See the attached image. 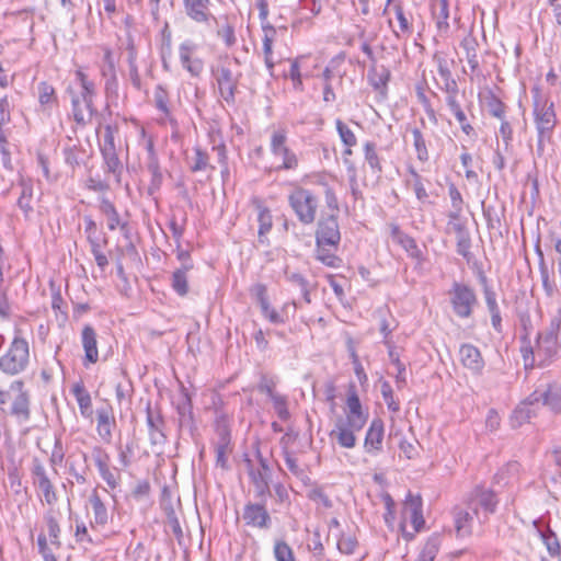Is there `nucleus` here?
Masks as SVG:
<instances>
[{"label": "nucleus", "mask_w": 561, "mask_h": 561, "mask_svg": "<svg viewBox=\"0 0 561 561\" xmlns=\"http://www.w3.org/2000/svg\"><path fill=\"white\" fill-rule=\"evenodd\" d=\"M368 415L364 413L362 403L356 391L348 392L346 400L345 417H340L331 431V438L335 439L342 448H354L356 445L355 433L359 432L366 424Z\"/></svg>", "instance_id": "obj_1"}, {"label": "nucleus", "mask_w": 561, "mask_h": 561, "mask_svg": "<svg viewBox=\"0 0 561 561\" xmlns=\"http://www.w3.org/2000/svg\"><path fill=\"white\" fill-rule=\"evenodd\" d=\"M76 79L80 84V91H75L71 87H68L66 91L71 99L73 121L78 126L84 127L92 121L96 112L93 104L95 85L81 70L76 72Z\"/></svg>", "instance_id": "obj_2"}, {"label": "nucleus", "mask_w": 561, "mask_h": 561, "mask_svg": "<svg viewBox=\"0 0 561 561\" xmlns=\"http://www.w3.org/2000/svg\"><path fill=\"white\" fill-rule=\"evenodd\" d=\"M533 93V114L537 130V150L542 152L545 142L550 141L557 126V115L552 101L545 99L538 89H535Z\"/></svg>", "instance_id": "obj_3"}, {"label": "nucleus", "mask_w": 561, "mask_h": 561, "mask_svg": "<svg viewBox=\"0 0 561 561\" xmlns=\"http://www.w3.org/2000/svg\"><path fill=\"white\" fill-rule=\"evenodd\" d=\"M287 199L289 207L302 225L309 226L314 222L317 218L319 201L310 190L296 186L288 194Z\"/></svg>", "instance_id": "obj_4"}, {"label": "nucleus", "mask_w": 561, "mask_h": 561, "mask_svg": "<svg viewBox=\"0 0 561 561\" xmlns=\"http://www.w3.org/2000/svg\"><path fill=\"white\" fill-rule=\"evenodd\" d=\"M463 503L476 514L477 520L480 524H484L488 522L489 516L495 513L499 501L492 490L476 486L468 493Z\"/></svg>", "instance_id": "obj_5"}, {"label": "nucleus", "mask_w": 561, "mask_h": 561, "mask_svg": "<svg viewBox=\"0 0 561 561\" xmlns=\"http://www.w3.org/2000/svg\"><path fill=\"white\" fill-rule=\"evenodd\" d=\"M28 356V343L16 335L8 353L0 357V369L9 375H16L25 369Z\"/></svg>", "instance_id": "obj_6"}, {"label": "nucleus", "mask_w": 561, "mask_h": 561, "mask_svg": "<svg viewBox=\"0 0 561 561\" xmlns=\"http://www.w3.org/2000/svg\"><path fill=\"white\" fill-rule=\"evenodd\" d=\"M271 152L282 163L277 170L294 171L299 165L297 154L287 146V131L284 128L275 129L271 135Z\"/></svg>", "instance_id": "obj_7"}, {"label": "nucleus", "mask_w": 561, "mask_h": 561, "mask_svg": "<svg viewBox=\"0 0 561 561\" xmlns=\"http://www.w3.org/2000/svg\"><path fill=\"white\" fill-rule=\"evenodd\" d=\"M454 313L462 319L471 317L478 299L474 290L466 284L455 282L449 290Z\"/></svg>", "instance_id": "obj_8"}, {"label": "nucleus", "mask_w": 561, "mask_h": 561, "mask_svg": "<svg viewBox=\"0 0 561 561\" xmlns=\"http://www.w3.org/2000/svg\"><path fill=\"white\" fill-rule=\"evenodd\" d=\"M213 76L216 80L220 98L228 104H233L241 72H233L228 64H221L213 69Z\"/></svg>", "instance_id": "obj_9"}, {"label": "nucleus", "mask_w": 561, "mask_h": 561, "mask_svg": "<svg viewBox=\"0 0 561 561\" xmlns=\"http://www.w3.org/2000/svg\"><path fill=\"white\" fill-rule=\"evenodd\" d=\"M341 240L340 228L336 214L322 216L318 221L316 231L317 245L327 244L330 248H336Z\"/></svg>", "instance_id": "obj_10"}, {"label": "nucleus", "mask_w": 561, "mask_h": 561, "mask_svg": "<svg viewBox=\"0 0 561 561\" xmlns=\"http://www.w3.org/2000/svg\"><path fill=\"white\" fill-rule=\"evenodd\" d=\"M560 324L561 319L556 316L551 319L549 328L538 334L536 347L531 351L535 355L550 357L557 352Z\"/></svg>", "instance_id": "obj_11"}, {"label": "nucleus", "mask_w": 561, "mask_h": 561, "mask_svg": "<svg viewBox=\"0 0 561 561\" xmlns=\"http://www.w3.org/2000/svg\"><path fill=\"white\" fill-rule=\"evenodd\" d=\"M196 48L192 41H184L179 46L180 64L193 78L201 77L205 68L204 61L195 56Z\"/></svg>", "instance_id": "obj_12"}, {"label": "nucleus", "mask_w": 561, "mask_h": 561, "mask_svg": "<svg viewBox=\"0 0 561 561\" xmlns=\"http://www.w3.org/2000/svg\"><path fill=\"white\" fill-rule=\"evenodd\" d=\"M92 457L101 478L105 481L108 488L115 489L121 480L119 469L110 467V456L101 447L93 448Z\"/></svg>", "instance_id": "obj_13"}, {"label": "nucleus", "mask_w": 561, "mask_h": 561, "mask_svg": "<svg viewBox=\"0 0 561 561\" xmlns=\"http://www.w3.org/2000/svg\"><path fill=\"white\" fill-rule=\"evenodd\" d=\"M250 295L259 304L261 312L271 323L280 324L285 322L284 317L270 304L267 288L262 283L253 284L250 287Z\"/></svg>", "instance_id": "obj_14"}, {"label": "nucleus", "mask_w": 561, "mask_h": 561, "mask_svg": "<svg viewBox=\"0 0 561 561\" xmlns=\"http://www.w3.org/2000/svg\"><path fill=\"white\" fill-rule=\"evenodd\" d=\"M454 526L458 538H466L472 535L476 514L466 503L456 505L453 510Z\"/></svg>", "instance_id": "obj_15"}, {"label": "nucleus", "mask_w": 561, "mask_h": 561, "mask_svg": "<svg viewBox=\"0 0 561 561\" xmlns=\"http://www.w3.org/2000/svg\"><path fill=\"white\" fill-rule=\"evenodd\" d=\"M530 400L536 401L538 405L541 402L542 405L559 412L561 411V387L557 383L540 386L530 394Z\"/></svg>", "instance_id": "obj_16"}, {"label": "nucleus", "mask_w": 561, "mask_h": 561, "mask_svg": "<svg viewBox=\"0 0 561 561\" xmlns=\"http://www.w3.org/2000/svg\"><path fill=\"white\" fill-rule=\"evenodd\" d=\"M242 517L248 526L266 529L271 525V517L265 507V502L248 503L244 506Z\"/></svg>", "instance_id": "obj_17"}, {"label": "nucleus", "mask_w": 561, "mask_h": 561, "mask_svg": "<svg viewBox=\"0 0 561 561\" xmlns=\"http://www.w3.org/2000/svg\"><path fill=\"white\" fill-rule=\"evenodd\" d=\"M385 427L380 419L371 421L364 440V449L370 456H377L382 450Z\"/></svg>", "instance_id": "obj_18"}, {"label": "nucleus", "mask_w": 561, "mask_h": 561, "mask_svg": "<svg viewBox=\"0 0 561 561\" xmlns=\"http://www.w3.org/2000/svg\"><path fill=\"white\" fill-rule=\"evenodd\" d=\"M184 11L186 15L196 23L208 24L210 20H215L209 10L210 0H183Z\"/></svg>", "instance_id": "obj_19"}, {"label": "nucleus", "mask_w": 561, "mask_h": 561, "mask_svg": "<svg viewBox=\"0 0 561 561\" xmlns=\"http://www.w3.org/2000/svg\"><path fill=\"white\" fill-rule=\"evenodd\" d=\"M391 238L392 241L397 244L401 245L408 255L419 263L424 261L423 252L416 244L415 240L409 234L404 233L400 230L398 226H392L391 228Z\"/></svg>", "instance_id": "obj_20"}, {"label": "nucleus", "mask_w": 561, "mask_h": 561, "mask_svg": "<svg viewBox=\"0 0 561 561\" xmlns=\"http://www.w3.org/2000/svg\"><path fill=\"white\" fill-rule=\"evenodd\" d=\"M462 365L473 374H480L484 367V362L478 347L472 344H462L459 350Z\"/></svg>", "instance_id": "obj_21"}, {"label": "nucleus", "mask_w": 561, "mask_h": 561, "mask_svg": "<svg viewBox=\"0 0 561 561\" xmlns=\"http://www.w3.org/2000/svg\"><path fill=\"white\" fill-rule=\"evenodd\" d=\"M403 515L407 519H410L415 531H419L424 525V518L422 514V500L420 496H414L411 493L408 495L404 506Z\"/></svg>", "instance_id": "obj_22"}, {"label": "nucleus", "mask_w": 561, "mask_h": 561, "mask_svg": "<svg viewBox=\"0 0 561 561\" xmlns=\"http://www.w3.org/2000/svg\"><path fill=\"white\" fill-rule=\"evenodd\" d=\"M539 405L536 401L530 400V396L525 399L512 413L511 423L513 427H519L524 423L529 422L537 415Z\"/></svg>", "instance_id": "obj_23"}, {"label": "nucleus", "mask_w": 561, "mask_h": 561, "mask_svg": "<svg viewBox=\"0 0 561 561\" xmlns=\"http://www.w3.org/2000/svg\"><path fill=\"white\" fill-rule=\"evenodd\" d=\"M432 12L436 22V27L440 35H446L449 31V3L448 0H433Z\"/></svg>", "instance_id": "obj_24"}, {"label": "nucleus", "mask_w": 561, "mask_h": 561, "mask_svg": "<svg viewBox=\"0 0 561 561\" xmlns=\"http://www.w3.org/2000/svg\"><path fill=\"white\" fill-rule=\"evenodd\" d=\"M99 208L100 211L106 217L108 230L113 231L119 228L122 231H125L127 229V222L122 221L116 207L110 199L103 197L100 202Z\"/></svg>", "instance_id": "obj_25"}, {"label": "nucleus", "mask_w": 561, "mask_h": 561, "mask_svg": "<svg viewBox=\"0 0 561 561\" xmlns=\"http://www.w3.org/2000/svg\"><path fill=\"white\" fill-rule=\"evenodd\" d=\"M163 419L160 413H154L150 405L147 408V425L149 428L150 440L153 445L163 444L165 435L162 432Z\"/></svg>", "instance_id": "obj_26"}, {"label": "nucleus", "mask_w": 561, "mask_h": 561, "mask_svg": "<svg viewBox=\"0 0 561 561\" xmlns=\"http://www.w3.org/2000/svg\"><path fill=\"white\" fill-rule=\"evenodd\" d=\"M82 346L85 353V360L94 364L99 359L98 341L95 330L85 325L81 333Z\"/></svg>", "instance_id": "obj_27"}, {"label": "nucleus", "mask_w": 561, "mask_h": 561, "mask_svg": "<svg viewBox=\"0 0 561 561\" xmlns=\"http://www.w3.org/2000/svg\"><path fill=\"white\" fill-rule=\"evenodd\" d=\"M71 392L78 402L80 414L84 419H91L93 415L92 399L84 385L82 382L73 383Z\"/></svg>", "instance_id": "obj_28"}, {"label": "nucleus", "mask_w": 561, "mask_h": 561, "mask_svg": "<svg viewBox=\"0 0 561 561\" xmlns=\"http://www.w3.org/2000/svg\"><path fill=\"white\" fill-rule=\"evenodd\" d=\"M219 440L216 444V466L222 469L228 468V456L231 453L230 448V435L226 428H221L219 432Z\"/></svg>", "instance_id": "obj_29"}, {"label": "nucleus", "mask_w": 561, "mask_h": 561, "mask_svg": "<svg viewBox=\"0 0 561 561\" xmlns=\"http://www.w3.org/2000/svg\"><path fill=\"white\" fill-rule=\"evenodd\" d=\"M250 478L254 485L255 497L261 502H265L266 496L271 493L268 474L266 472L251 470Z\"/></svg>", "instance_id": "obj_30"}, {"label": "nucleus", "mask_w": 561, "mask_h": 561, "mask_svg": "<svg viewBox=\"0 0 561 561\" xmlns=\"http://www.w3.org/2000/svg\"><path fill=\"white\" fill-rule=\"evenodd\" d=\"M98 415V426L96 431L100 437L110 443L112 439V425L114 423V419L111 415V411L108 409H99L96 411Z\"/></svg>", "instance_id": "obj_31"}, {"label": "nucleus", "mask_w": 561, "mask_h": 561, "mask_svg": "<svg viewBox=\"0 0 561 561\" xmlns=\"http://www.w3.org/2000/svg\"><path fill=\"white\" fill-rule=\"evenodd\" d=\"M101 153L105 165V172L113 174L116 181L119 182L123 172V164L116 153V149H102Z\"/></svg>", "instance_id": "obj_32"}, {"label": "nucleus", "mask_w": 561, "mask_h": 561, "mask_svg": "<svg viewBox=\"0 0 561 561\" xmlns=\"http://www.w3.org/2000/svg\"><path fill=\"white\" fill-rule=\"evenodd\" d=\"M390 79V71L385 66H373L368 71V81L379 92H383Z\"/></svg>", "instance_id": "obj_33"}, {"label": "nucleus", "mask_w": 561, "mask_h": 561, "mask_svg": "<svg viewBox=\"0 0 561 561\" xmlns=\"http://www.w3.org/2000/svg\"><path fill=\"white\" fill-rule=\"evenodd\" d=\"M11 414L21 422L30 420V400L26 392L21 391L19 396H16L11 407Z\"/></svg>", "instance_id": "obj_34"}, {"label": "nucleus", "mask_w": 561, "mask_h": 561, "mask_svg": "<svg viewBox=\"0 0 561 561\" xmlns=\"http://www.w3.org/2000/svg\"><path fill=\"white\" fill-rule=\"evenodd\" d=\"M89 502L93 511L94 524L105 526L108 520L107 508L102 502L96 490H93L92 494L90 495Z\"/></svg>", "instance_id": "obj_35"}, {"label": "nucleus", "mask_w": 561, "mask_h": 561, "mask_svg": "<svg viewBox=\"0 0 561 561\" xmlns=\"http://www.w3.org/2000/svg\"><path fill=\"white\" fill-rule=\"evenodd\" d=\"M147 170L151 174V180L147 188V193L150 196H153L161 187L163 175L160 170L159 160L147 161Z\"/></svg>", "instance_id": "obj_36"}, {"label": "nucleus", "mask_w": 561, "mask_h": 561, "mask_svg": "<svg viewBox=\"0 0 561 561\" xmlns=\"http://www.w3.org/2000/svg\"><path fill=\"white\" fill-rule=\"evenodd\" d=\"M534 526L536 527L537 533L539 534L542 542L547 547L549 554L551 557H556L557 553H560L561 545L558 540L557 535L550 529H547V530L541 529L538 525V522H535Z\"/></svg>", "instance_id": "obj_37"}, {"label": "nucleus", "mask_w": 561, "mask_h": 561, "mask_svg": "<svg viewBox=\"0 0 561 561\" xmlns=\"http://www.w3.org/2000/svg\"><path fill=\"white\" fill-rule=\"evenodd\" d=\"M21 194L18 199V206L25 215L33 211L32 197H33V185L31 181L21 180Z\"/></svg>", "instance_id": "obj_38"}, {"label": "nucleus", "mask_w": 561, "mask_h": 561, "mask_svg": "<svg viewBox=\"0 0 561 561\" xmlns=\"http://www.w3.org/2000/svg\"><path fill=\"white\" fill-rule=\"evenodd\" d=\"M38 101L45 108H50L53 105H57L58 99L53 85L47 82H39L37 85Z\"/></svg>", "instance_id": "obj_39"}, {"label": "nucleus", "mask_w": 561, "mask_h": 561, "mask_svg": "<svg viewBox=\"0 0 561 561\" xmlns=\"http://www.w3.org/2000/svg\"><path fill=\"white\" fill-rule=\"evenodd\" d=\"M478 43L474 37L468 36L461 42V47L466 51V59L472 71L479 68V60L477 55Z\"/></svg>", "instance_id": "obj_40"}, {"label": "nucleus", "mask_w": 561, "mask_h": 561, "mask_svg": "<svg viewBox=\"0 0 561 561\" xmlns=\"http://www.w3.org/2000/svg\"><path fill=\"white\" fill-rule=\"evenodd\" d=\"M448 194L451 202L453 209L449 211L448 217L453 220L459 219L461 211H462V204L463 199L459 192V190L456 187L454 183L449 184L448 186Z\"/></svg>", "instance_id": "obj_41"}, {"label": "nucleus", "mask_w": 561, "mask_h": 561, "mask_svg": "<svg viewBox=\"0 0 561 561\" xmlns=\"http://www.w3.org/2000/svg\"><path fill=\"white\" fill-rule=\"evenodd\" d=\"M332 248L327 244L317 245L316 256L317 260L330 267H337L341 260L332 252Z\"/></svg>", "instance_id": "obj_42"}, {"label": "nucleus", "mask_w": 561, "mask_h": 561, "mask_svg": "<svg viewBox=\"0 0 561 561\" xmlns=\"http://www.w3.org/2000/svg\"><path fill=\"white\" fill-rule=\"evenodd\" d=\"M364 154H365V160L369 164L370 169L375 173L380 174L382 172V168L380 164L379 156L376 151V145L374 142L367 141L364 145Z\"/></svg>", "instance_id": "obj_43"}, {"label": "nucleus", "mask_w": 561, "mask_h": 561, "mask_svg": "<svg viewBox=\"0 0 561 561\" xmlns=\"http://www.w3.org/2000/svg\"><path fill=\"white\" fill-rule=\"evenodd\" d=\"M412 136L417 159L422 162H426L430 156L422 131L417 128H414L412 129Z\"/></svg>", "instance_id": "obj_44"}, {"label": "nucleus", "mask_w": 561, "mask_h": 561, "mask_svg": "<svg viewBox=\"0 0 561 561\" xmlns=\"http://www.w3.org/2000/svg\"><path fill=\"white\" fill-rule=\"evenodd\" d=\"M259 240L263 242V237L272 229V215L266 207L259 206Z\"/></svg>", "instance_id": "obj_45"}, {"label": "nucleus", "mask_w": 561, "mask_h": 561, "mask_svg": "<svg viewBox=\"0 0 561 561\" xmlns=\"http://www.w3.org/2000/svg\"><path fill=\"white\" fill-rule=\"evenodd\" d=\"M409 173L411 175V180H409V183L412 184L416 198L421 203H425L428 198V194L423 185L421 175L413 168L409 169Z\"/></svg>", "instance_id": "obj_46"}, {"label": "nucleus", "mask_w": 561, "mask_h": 561, "mask_svg": "<svg viewBox=\"0 0 561 561\" xmlns=\"http://www.w3.org/2000/svg\"><path fill=\"white\" fill-rule=\"evenodd\" d=\"M217 36L224 41L228 48L232 47L237 42L234 26L227 20L218 25Z\"/></svg>", "instance_id": "obj_47"}, {"label": "nucleus", "mask_w": 561, "mask_h": 561, "mask_svg": "<svg viewBox=\"0 0 561 561\" xmlns=\"http://www.w3.org/2000/svg\"><path fill=\"white\" fill-rule=\"evenodd\" d=\"M188 271L180 270L173 272L172 275V288L180 295L185 296L188 291V284L186 273Z\"/></svg>", "instance_id": "obj_48"}, {"label": "nucleus", "mask_w": 561, "mask_h": 561, "mask_svg": "<svg viewBox=\"0 0 561 561\" xmlns=\"http://www.w3.org/2000/svg\"><path fill=\"white\" fill-rule=\"evenodd\" d=\"M153 100H154L156 107L160 112H162L167 116L170 115V108L168 105L169 94H168V91L162 85H158L154 89Z\"/></svg>", "instance_id": "obj_49"}, {"label": "nucleus", "mask_w": 561, "mask_h": 561, "mask_svg": "<svg viewBox=\"0 0 561 561\" xmlns=\"http://www.w3.org/2000/svg\"><path fill=\"white\" fill-rule=\"evenodd\" d=\"M439 550V540L437 537L430 538L420 554L419 561H434Z\"/></svg>", "instance_id": "obj_50"}, {"label": "nucleus", "mask_w": 561, "mask_h": 561, "mask_svg": "<svg viewBox=\"0 0 561 561\" xmlns=\"http://www.w3.org/2000/svg\"><path fill=\"white\" fill-rule=\"evenodd\" d=\"M457 229V253L463 256L465 259H469L471 248L470 237L460 226H458Z\"/></svg>", "instance_id": "obj_51"}, {"label": "nucleus", "mask_w": 561, "mask_h": 561, "mask_svg": "<svg viewBox=\"0 0 561 561\" xmlns=\"http://www.w3.org/2000/svg\"><path fill=\"white\" fill-rule=\"evenodd\" d=\"M335 125L342 142L347 147L355 146L357 139L354 133L351 130V128L347 125H345L341 119H336Z\"/></svg>", "instance_id": "obj_52"}, {"label": "nucleus", "mask_w": 561, "mask_h": 561, "mask_svg": "<svg viewBox=\"0 0 561 561\" xmlns=\"http://www.w3.org/2000/svg\"><path fill=\"white\" fill-rule=\"evenodd\" d=\"M274 556L277 561H295L291 548L282 540L275 542Z\"/></svg>", "instance_id": "obj_53"}, {"label": "nucleus", "mask_w": 561, "mask_h": 561, "mask_svg": "<svg viewBox=\"0 0 561 561\" xmlns=\"http://www.w3.org/2000/svg\"><path fill=\"white\" fill-rule=\"evenodd\" d=\"M381 394L390 411L398 412L400 410V404L394 400L392 388L388 381L382 382Z\"/></svg>", "instance_id": "obj_54"}, {"label": "nucleus", "mask_w": 561, "mask_h": 561, "mask_svg": "<svg viewBox=\"0 0 561 561\" xmlns=\"http://www.w3.org/2000/svg\"><path fill=\"white\" fill-rule=\"evenodd\" d=\"M499 133L504 142V151L505 152L511 151L512 150V140H513V128H512L511 124L505 119H501V126H500Z\"/></svg>", "instance_id": "obj_55"}, {"label": "nucleus", "mask_w": 561, "mask_h": 561, "mask_svg": "<svg viewBox=\"0 0 561 561\" xmlns=\"http://www.w3.org/2000/svg\"><path fill=\"white\" fill-rule=\"evenodd\" d=\"M32 474L34 479V484L36 486H39L50 481L46 473L45 467L37 459L33 461Z\"/></svg>", "instance_id": "obj_56"}, {"label": "nucleus", "mask_w": 561, "mask_h": 561, "mask_svg": "<svg viewBox=\"0 0 561 561\" xmlns=\"http://www.w3.org/2000/svg\"><path fill=\"white\" fill-rule=\"evenodd\" d=\"M46 524H47L48 536L50 538L51 545H54L56 547H60V541H59L60 527L58 525V522L56 520L55 517L49 515L46 517Z\"/></svg>", "instance_id": "obj_57"}, {"label": "nucleus", "mask_w": 561, "mask_h": 561, "mask_svg": "<svg viewBox=\"0 0 561 561\" xmlns=\"http://www.w3.org/2000/svg\"><path fill=\"white\" fill-rule=\"evenodd\" d=\"M286 280L293 286L299 288V290L309 287V282L298 272L286 270L285 271Z\"/></svg>", "instance_id": "obj_58"}, {"label": "nucleus", "mask_w": 561, "mask_h": 561, "mask_svg": "<svg viewBox=\"0 0 561 561\" xmlns=\"http://www.w3.org/2000/svg\"><path fill=\"white\" fill-rule=\"evenodd\" d=\"M488 111L490 115L499 119H504L505 105L497 98L492 96L488 101Z\"/></svg>", "instance_id": "obj_59"}, {"label": "nucleus", "mask_w": 561, "mask_h": 561, "mask_svg": "<svg viewBox=\"0 0 561 561\" xmlns=\"http://www.w3.org/2000/svg\"><path fill=\"white\" fill-rule=\"evenodd\" d=\"M117 130L116 127L112 125H106L104 127L103 142L100 145V149H116L114 133Z\"/></svg>", "instance_id": "obj_60"}, {"label": "nucleus", "mask_w": 561, "mask_h": 561, "mask_svg": "<svg viewBox=\"0 0 561 561\" xmlns=\"http://www.w3.org/2000/svg\"><path fill=\"white\" fill-rule=\"evenodd\" d=\"M263 31H264L263 53H264V57H268V56H272L273 38H274L276 31L273 26L263 27Z\"/></svg>", "instance_id": "obj_61"}, {"label": "nucleus", "mask_w": 561, "mask_h": 561, "mask_svg": "<svg viewBox=\"0 0 561 561\" xmlns=\"http://www.w3.org/2000/svg\"><path fill=\"white\" fill-rule=\"evenodd\" d=\"M274 409L280 420L289 417V411L286 405V400L282 396H273Z\"/></svg>", "instance_id": "obj_62"}, {"label": "nucleus", "mask_w": 561, "mask_h": 561, "mask_svg": "<svg viewBox=\"0 0 561 561\" xmlns=\"http://www.w3.org/2000/svg\"><path fill=\"white\" fill-rule=\"evenodd\" d=\"M336 546L340 552L344 554H352L357 546V542L352 537H341Z\"/></svg>", "instance_id": "obj_63"}, {"label": "nucleus", "mask_w": 561, "mask_h": 561, "mask_svg": "<svg viewBox=\"0 0 561 561\" xmlns=\"http://www.w3.org/2000/svg\"><path fill=\"white\" fill-rule=\"evenodd\" d=\"M289 77L293 81L294 88L296 90H302V80H301V73L299 69L298 60H293L289 69Z\"/></svg>", "instance_id": "obj_64"}]
</instances>
